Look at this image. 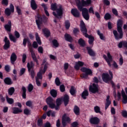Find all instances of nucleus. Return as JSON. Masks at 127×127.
Listing matches in <instances>:
<instances>
[{
    "label": "nucleus",
    "mask_w": 127,
    "mask_h": 127,
    "mask_svg": "<svg viewBox=\"0 0 127 127\" xmlns=\"http://www.w3.org/2000/svg\"><path fill=\"white\" fill-rule=\"evenodd\" d=\"M78 9L80 11H82V14L84 18L86 20H89L90 15L89 14V10L86 8H83L84 6H89L92 4V0H75Z\"/></svg>",
    "instance_id": "f257e3e1"
},
{
    "label": "nucleus",
    "mask_w": 127,
    "mask_h": 127,
    "mask_svg": "<svg viewBox=\"0 0 127 127\" xmlns=\"http://www.w3.org/2000/svg\"><path fill=\"white\" fill-rule=\"evenodd\" d=\"M51 8L52 10H56L53 12V14L57 18H61L62 14H63V8L61 4H57V3H52L51 4Z\"/></svg>",
    "instance_id": "f03ea898"
},
{
    "label": "nucleus",
    "mask_w": 127,
    "mask_h": 127,
    "mask_svg": "<svg viewBox=\"0 0 127 127\" xmlns=\"http://www.w3.org/2000/svg\"><path fill=\"white\" fill-rule=\"evenodd\" d=\"M42 66H44V69H40L39 72L37 74V77H36V82L37 86H40L41 83L39 80H41L42 79V74H44V73L46 72V70H47V66H48V64H47L46 61H43Z\"/></svg>",
    "instance_id": "7ed1b4c3"
},
{
    "label": "nucleus",
    "mask_w": 127,
    "mask_h": 127,
    "mask_svg": "<svg viewBox=\"0 0 127 127\" xmlns=\"http://www.w3.org/2000/svg\"><path fill=\"white\" fill-rule=\"evenodd\" d=\"M123 24L124 22L122 20H119L117 22V29L120 35L118 34V32L116 30L113 31V34L116 39L117 40L119 39H122V38H123V30L122 29V27Z\"/></svg>",
    "instance_id": "20e7f679"
},
{
    "label": "nucleus",
    "mask_w": 127,
    "mask_h": 127,
    "mask_svg": "<svg viewBox=\"0 0 127 127\" xmlns=\"http://www.w3.org/2000/svg\"><path fill=\"white\" fill-rule=\"evenodd\" d=\"M103 58L106 60L109 67H112V63H113L112 66H113L114 68L115 69H119V65L116 62L113 61V57L110 53H107V57L105 55H103Z\"/></svg>",
    "instance_id": "39448f33"
},
{
    "label": "nucleus",
    "mask_w": 127,
    "mask_h": 127,
    "mask_svg": "<svg viewBox=\"0 0 127 127\" xmlns=\"http://www.w3.org/2000/svg\"><path fill=\"white\" fill-rule=\"evenodd\" d=\"M80 28L83 35L87 38H89V44L90 45L93 44V42H94L95 39L94 38V37L89 36V35L87 34V28H86L85 23H84V21H83V20H81L80 22Z\"/></svg>",
    "instance_id": "423d86ee"
},
{
    "label": "nucleus",
    "mask_w": 127,
    "mask_h": 127,
    "mask_svg": "<svg viewBox=\"0 0 127 127\" xmlns=\"http://www.w3.org/2000/svg\"><path fill=\"white\" fill-rule=\"evenodd\" d=\"M81 71L82 72H84L86 73H83L81 75V78H84V79H87L88 78V75H90V76H92V70L89 68H86V67H82L81 69Z\"/></svg>",
    "instance_id": "0eeeda50"
},
{
    "label": "nucleus",
    "mask_w": 127,
    "mask_h": 127,
    "mask_svg": "<svg viewBox=\"0 0 127 127\" xmlns=\"http://www.w3.org/2000/svg\"><path fill=\"white\" fill-rule=\"evenodd\" d=\"M109 74L111 77H110V75L108 73L102 74V79L105 83H109L112 80V78H113V72L111 70H109Z\"/></svg>",
    "instance_id": "6e6552de"
},
{
    "label": "nucleus",
    "mask_w": 127,
    "mask_h": 127,
    "mask_svg": "<svg viewBox=\"0 0 127 127\" xmlns=\"http://www.w3.org/2000/svg\"><path fill=\"white\" fill-rule=\"evenodd\" d=\"M36 22L39 29L41 30V28L43 27V22L42 21V18L39 14H37L36 17Z\"/></svg>",
    "instance_id": "1a4fd4ad"
},
{
    "label": "nucleus",
    "mask_w": 127,
    "mask_h": 127,
    "mask_svg": "<svg viewBox=\"0 0 127 127\" xmlns=\"http://www.w3.org/2000/svg\"><path fill=\"white\" fill-rule=\"evenodd\" d=\"M27 66L28 71L31 75V77H32V79H33L35 76V73H34V71L32 70V68H33L34 64L32 62H31V63H28Z\"/></svg>",
    "instance_id": "9d476101"
},
{
    "label": "nucleus",
    "mask_w": 127,
    "mask_h": 127,
    "mask_svg": "<svg viewBox=\"0 0 127 127\" xmlns=\"http://www.w3.org/2000/svg\"><path fill=\"white\" fill-rule=\"evenodd\" d=\"M29 49L30 52H31V55L32 59L36 62L37 65H39V64L38 63V60H37V59L36 58V56H35V53H34V51H33V49L31 47V44H30V45H29Z\"/></svg>",
    "instance_id": "9b49d317"
},
{
    "label": "nucleus",
    "mask_w": 127,
    "mask_h": 127,
    "mask_svg": "<svg viewBox=\"0 0 127 127\" xmlns=\"http://www.w3.org/2000/svg\"><path fill=\"white\" fill-rule=\"evenodd\" d=\"M46 102L51 109H54L55 108V101L52 98L48 97L47 98Z\"/></svg>",
    "instance_id": "f8f14e48"
},
{
    "label": "nucleus",
    "mask_w": 127,
    "mask_h": 127,
    "mask_svg": "<svg viewBox=\"0 0 127 127\" xmlns=\"http://www.w3.org/2000/svg\"><path fill=\"white\" fill-rule=\"evenodd\" d=\"M11 12H14V6L12 4L10 5V9L9 8H6L5 9V13L7 16H9L11 14Z\"/></svg>",
    "instance_id": "ddd939ff"
},
{
    "label": "nucleus",
    "mask_w": 127,
    "mask_h": 127,
    "mask_svg": "<svg viewBox=\"0 0 127 127\" xmlns=\"http://www.w3.org/2000/svg\"><path fill=\"white\" fill-rule=\"evenodd\" d=\"M89 91L90 92H91V93H93V94H95V93L99 92V86H98V85L93 83L92 85H91L90 86Z\"/></svg>",
    "instance_id": "4468645a"
},
{
    "label": "nucleus",
    "mask_w": 127,
    "mask_h": 127,
    "mask_svg": "<svg viewBox=\"0 0 127 127\" xmlns=\"http://www.w3.org/2000/svg\"><path fill=\"white\" fill-rule=\"evenodd\" d=\"M71 121V119L68 117L66 114H64L62 118V124L64 127H65L67 125V123H69Z\"/></svg>",
    "instance_id": "2eb2a0df"
},
{
    "label": "nucleus",
    "mask_w": 127,
    "mask_h": 127,
    "mask_svg": "<svg viewBox=\"0 0 127 127\" xmlns=\"http://www.w3.org/2000/svg\"><path fill=\"white\" fill-rule=\"evenodd\" d=\"M122 96L123 97L122 103H123V104H127V95L126 94V92H125L124 90L122 91Z\"/></svg>",
    "instance_id": "dca6fc26"
},
{
    "label": "nucleus",
    "mask_w": 127,
    "mask_h": 127,
    "mask_svg": "<svg viewBox=\"0 0 127 127\" xmlns=\"http://www.w3.org/2000/svg\"><path fill=\"white\" fill-rule=\"evenodd\" d=\"M99 122H100V120L97 117L91 118L90 120V123L93 125H98Z\"/></svg>",
    "instance_id": "f3484780"
},
{
    "label": "nucleus",
    "mask_w": 127,
    "mask_h": 127,
    "mask_svg": "<svg viewBox=\"0 0 127 127\" xmlns=\"http://www.w3.org/2000/svg\"><path fill=\"white\" fill-rule=\"evenodd\" d=\"M4 28L6 31L10 32L11 31V21H8V24H6L4 25Z\"/></svg>",
    "instance_id": "a211bd4d"
},
{
    "label": "nucleus",
    "mask_w": 127,
    "mask_h": 127,
    "mask_svg": "<svg viewBox=\"0 0 127 127\" xmlns=\"http://www.w3.org/2000/svg\"><path fill=\"white\" fill-rule=\"evenodd\" d=\"M83 65H84V63H83V62L78 61L75 63L74 68L75 69H76V70H79V69H80V67H82V66H83Z\"/></svg>",
    "instance_id": "6ab92c4d"
},
{
    "label": "nucleus",
    "mask_w": 127,
    "mask_h": 127,
    "mask_svg": "<svg viewBox=\"0 0 127 127\" xmlns=\"http://www.w3.org/2000/svg\"><path fill=\"white\" fill-rule=\"evenodd\" d=\"M4 41L5 42V44L4 45V49L6 50L9 48V40L7 39V37H5L4 38Z\"/></svg>",
    "instance_id": "aec40b11"
},
{
    "label": "nucleus",
    "mask_w": 127,
    "mask_h": 127,
    "mask_svg": "<svg viewBox=\"0 0 127 127\" xmlns=\"http://www.w3.org/2000/svg\"><path fill=\"white\" fill-rule=\"evenodd\" d=\"M42 32L46 37H48L50 36V31L47 28L43 29Z\"/></svg>",
    "instance_id": "412c9836"
},
{
    "label": "nucleus",
    "mask_w": 127,
    "mask_h": 127,
    "mask_svg": "<svg viewBox=\"0 0 127 127\" xmlns=\"http://www.w3.org/2000/svg\"><path fill=\"white\" fill-rule=\"evenodd\" d=\"M72 14L73 15V16H75V17H79V15H80V13H79V11H78V9H72L71 11Z\"/></svg>",
    "instance_id": "4be33fe9"
},
{
    "label": "nucleus",
    "mask_w": 127,
    "mask_h": 127,
    "mask_svg": "<svg viewBox=\"0 0 127 127\" xmlns=\"http://www.w3.org/2000/svg\"><path fill=\"white\" fill-rule=\"evenodd\" d=\"M17 57H16V55L14 53H13L10 57L11 63L13 64L14 62L16 61Z\"/></svg>",
    "instance_id": "5701e85b"
},
{
    "label": "nucleus",
    "mask_w": 127,
    "mask_h": 127,
    "mask_svg": "<svg viewBox=\"0 0 127 127\" xmlns=\"http://www.w3.org/2000/svg\"><path fill=\"white\" fill-rule=\"evenodd\" d=\"M13 114H19V113H22L21 109H19L17 107H14L12 108Z\"/></svg>",
    "instance_id": "b1692460"
},
{
    "label": "nucleus",
    "mask_w": 127,
    "mask_h": 127,
    "mask_svg": "<svg viewBox=\"0 0 127 127\" xmlns=\"http://www.w3.org/2000/svg\"><path fill=\"white\" fill-rule=\"evenodd\" d=\"M111 100H110V96H108L107 97L106 103L105 104V110H107V109L109 108V106H110V105H111Z\"/></svg>",
    "instance_id": "393cba45"
},
{
    "label": "nucleus",
    "mask_w": 127,
    "mask_h": 127,
    "mask_svg": "<svg viewBox=\"0 0 127 127\" xmlns=\"http://www.w3.org/2000/svg\"><path fill=\"white\" fill-rule=\"evenodd\" d=\"M86 49L88 51V54L90 56H95L96 55V53H95V52H94V51H93L92 49H90V47H87Z\"/></svg>",
    "instance_id": "a878e982"
},
{
    "label": "nucleus",
    "mask_w": 127,
    "mask_h": 127,
    "mask_svg": "<svg viewBox=\"0 0 127 127\" xmlns=\"http://www.w3.org/2000/svg\"><path fill=\"white\" fill-rule=\"evenodd\" d=\"M64 38L65 40L67 41H69V42H72L73 41V39L72 38V37L68 34H65L64 35Z\"/></svg>",
    "instance_id": "bb28decb"
},
{
    "label": "nucleus",
    "mask_w": 127,
    "mask_h": 127,
    "mask_svg": "<svg viewBox=\"0 0 127 127\" xmlns=\"http://www.w3.org/2000/svg\"><path fill=\"white\" fill-rule=\"evenodd\" d=\"M42 6H43V7L44 9L45 10V14H46V15L47 16H49L50 14H49V12H48V11H47V9H48V6L44 3L42 4Z\"/></svg>",
    "instance_id": "cd10ccee"
},
{
    "label": "nucleus",
    "mask_w": 127,
    "mask_h": 127,
    "mask_svg": "<svg viewBox=\"0 0 127 127\" xmlns=\"http://www.w3.org/2000/svg\"><path fill=\"white\" fill-rule=\"evenodd\" d=\"M63 100L65 106H67V105H68V103L69 102V96H68L67 94H65L64 96Z\"/></svg>",
    "instance_id": "c85d7f7f"
},
{
    "label": "nucleus",
    "mask_w": 127,
    "mask_h": 127,
    "mask_svg": "<svg viewBox=\"0 0 127 127\" xmlns=\"http://www.w3.org/2000/svg\"><path fill=\"white\" fill-rule=\"evenodd\" d=\"M89 96V92H88V90H84L82 94V98L84 100L87 99V97Z\"/></svg>",
    "instance_id": "c756f323"
},
{
    "label": "nucleus",
    "mask_w": 127,
    "mask_h": 127,
    "mask_svg": "<svg viewBox=\"0 0 127 127\" xmlns=\"http://www.w3.org/2000/svg\"><path fill=\"white\" fill-rule=\"evenodd\" d=\"M31 5L32 9L35 10L37 8V5H36V3L34 0H31Z\"/></svg>",
    "instance_id": "7c9ffc66"
},
{
    "label": "nucleus",
    "mask_w": 127,
    "mask_h": 127,
    "mask_svg": "<svg viewBox=\"0 0 127 127\" xmlns=\"http://www.w3.org/2000/svg\"><path fill=\"white\" fill-rule=\"evenodd\" d=\"M97 34L98 35H99L101 40H106V38L105 37V36L103 33L100 32V30H97Z\"/></svg>",
    "instance_id": "2f4dec72"
},
{
    "label": "nucleus",
    "mask_w": 127,
    "mask_h": 127,
    "mask_svg": "<svg viewBox=\"0 0 127 127\" xmlns=\"http://www.w3.org/2000/svg\"><path fill=\"white\" fill-rule=\"evenodd\" d=\"M62 98H58L57 99L56 104L57 107L55 108L56 110H58V107L61 105V103L62 102Z\"/></svg>",
    "instance_id": "473e14b6"
},
{
    "label": "nucleus",
    "mask_w": 127,
    "mask_h": 127,
    "mask_svg": "<svg viewBox=\"0 0 127 127\" xmlns=\"http://www.w3.org/2000/svg\"><path fill=\"white\" fill-rule=\"evenodd\" d=\"M35 37H36V40L37 43H38V44H39V45H41L42 44L41 40H40V37L38 35V33H35Z\"/></svg>",
    "instance_id": "72a5a7b5"
},
{
    "label": "nucleus",
    "mask_w": 127,
    "mask_h": 127,
    "mask_svg": "<svg viewBox=\"0 0 127 127\" xmlns=\"http://www.w3.org/2000/svg\"><path fill=\"white\" fill-rule=\"evenodd\" d=\"M74 112L76 116H78V115L80 114V109L79 107H78V106L74 107Z\"/></svg>",
    "instance_id": "f704fd0d"
},
{
    "label": "nucleus",
    "mask_w": 127,
    "mask_h": 127,
    "mask_svg": "<svg viewBox=\"0 0 127 127\" xmlns=\"http://www.w3.org/2000/svg\"><path fill=\"white\" fill-rule=\"evenodd\" d=\"M69 92L71 95H72V96H74V95L76 94V89L74 87L71 86L69 90Z\"/></svg>",
    "instance_id": "c9c22d12"
},
{
    "label": "nucleus",
    "mask_w": 127,
    "mask_h": 127,
    "mask_svg": "<svg viewBox=\"0 0 127 127\" xmlns=\"http://www.w3.org/2000/svg\"><path fill=\"white\" fill-rule=\"evenodd\" d=\"M22 90L23 91L22 97L24 99L26 98V88L25 87H23L22 88Z\"/></svg>",
    "instance_id": "e433bc0d"
},
{
    "label": "nucleus",
    "mask_w": 127,
    "mask_h": 127,
    "mask_svg": "<svg viewBox=\"0 0 127 127\" xmlns=\"http://www.w3.org/2000/svg\"><path fill=\"white\" fill-rule=\"evenodd\" d=\"M4 82L5 84H7V85H11L12 83L11 82V80H10V78H6Z\"/></svg>",
    "instance_id": "4c0bfd02"
},
{
    "label": "nucleus",
    "mask_w": 127,
    "mask_h": 127,
    "mask_svg": "<svg viewBox=\"0 0 127 127\" xmlns=\"http://www.w3.org/2000/svg\"><path fill=\"white\" fill-rule=\"evenodd\" d=\"M50 93L52 97H54V98L56 97V96H57V91H56V90H52Z\"/></svg>",
    "instance_id": "58836bf2"
},
{
    "label": "nucleus",
    "mask_w": 127,
    "mask_h": 127,
    "mask_svg": "<svg viewBox=\"0 0 127 127\" xmlns=\"http://www.w3.org/2000/svg\"><path fill=\"white\" fill-rule=\"evenodd\" d=\"M94 111L97 114H98L99 113H101V108H100V107L96 106L94 107Z\"/></svg>",
    "instance_id": "ea45409f"
},
{
    "label": "nucleus",
    "mask_w": 127,
    "mask_h": 127,
    "mask_svg": "<svg viewBox=\"0 0 127 127\" xmlns=\"http://www.w3.org/2000/svg\"><path fill=\"white\" fill-rule=\"evenodd\" d=\"M6 99L8 104H10V105H12V104H13V100L12 99V98H8V97H6Z\"/></svg>",
    "instance_id": "a19ab883"
},
{
    "label": "nucleus",
    "mask_w": 127,
    "mask_h": 127,
    "mask_svg": "<svg viewBox=\"0 0 127 127\" xmlns=\"http://www.w3.org/2000/svg\"><path fill=\"white\" fill-rule=\"evenodd\" d=\"M14 93V88L11 87L8 89V94L10 96L12 95V94Z\"/></svg>",
    "instance_id": "79ce46f5"
},
{
    "label": "nucleus",
    "mask_w": 127,
    "mask_h": 127,
    "mask_svg": "<svg viewBox=\"0 0 127 127\" xmlns=\"http://www.w3.org/2000/svg\"><path fill=\"white\" fill-rule=\"evenodd\" d=\"M9 37L11 41H13V42H16V38H15L14 36H12V35H9Z\"/></svg>",
    "instance_id": "37998d69"
},
{
    "label": "nucleus",
    "mask_w": 127,
    "mask_h": 127,
    "mask_svg": "<svg viewBox=\"0 0 127 127\" xmlns=\"http://www.w3.org/2000/svg\"><path fill=\"white\" fill-rule=\"evenodd\" d=\"M52 43L55 47H58L59 46V44L58 43V42L56 40H54L52 41Z\"/></svg>",
    "instance_id": "c03bdc74"
},
{
    "label": "nucleus",
    "mask_w": 127,
    "mask_h": 127,
    "mask_svg": "<svg viewBox=\"0 0 127 127\" xmlns=\"http://www.w3.org/2000/svg\"><path fill=\"white\" fill-rule=\"evenodd\" d=\"M78 44H80L81 46H84L85 45V41L80 38L78 40Z\"/></svg>",
    "instance_id": "a18cd8bd"
},
{
    "label": "nucleus",
    "mask_w": 127,
    "mask_h": 127,
    "mask_svg": "<svg viewBox=\"0 0 127 127\" xmlns=\"http://www.w3.org/2000/svg\"><path fill=\"white\" fill-rule=\"evenodd\" d=\"M32 90H33V85L31 84H29L28 86V91L29 92L32 91Z\"/></svg>",
    "instance_id": "49530a36"
},
{
    "label": "nucleus",
    "mask_w": 127,
    "mask_h": 127,
    "mask_svg": "<svg viewBox=\"0 0 127 127\" xmlns=\"http://www.w3.org/2000/svg\"><path fill=\"white\" fill-rule=\"evenodd\" d=\"M16 11L18 15H21V9H20V7L17 6H16Z\"/></svg>",
    "instance_id": "de8ad7c7"
},
{
    "label": "nucleus",
    "mask_w": 127,
    "mask_h": 127,
    "mask_svg": "<svg viewBox=\"0 0 127 127\" xmlns=\"http://www.w3.org/2000/svg\"><path fill=\"white\" fill-rule=\"evenodd\" d=\"M42 118H40L38 120V126H39V127H42Z\"/></svg>",
    "instance_id": "09e8293b"
},
{
    "label": "nucleus",
    "mask_w": 127,
    "mask_h": 127,
    "mask_svg": "<svg viewBox=\"0 0 127 127\" xmlns=\"http://www.w3.org/2000/svg\"><path fill=\"white\" fill-rule=\"evenodd\" d=\"M65 26L66 29H69L70 27V22L68 21H65Z\"/></svg>",
    "instance_id": "8fccbe9b"
},
{
    "label": "nucleus",
    "mask_w": 127,
    "mask_h": 127,
    "mask_svg": "<svg viewBox=\"0 0 127 127\" xmlns=\"http://www.w3.org/2000/svg\"><path fill=\"white\" fill-rule=\"evenodd\" d=\"M25 72V68H22L20 70V76H22Z\"/></svg>",
    "instance_id": "3c124183"
},
{
    "label": "nucleus",
    "mask_w": 127,
    "mask_h": 127,
    "mask_svg": "<svg viewBox=\"0 0 127 127\" xmlns=\"http://www.w3.org/2000/svg\"><path fill=\"white\" fill-rule=\"evenodd\" d=\"M55 83L57 86H60V80H59V78L58 77H57L55 79Z\"/></svg>",
    "instance_id": "603ef678"
},
{
    "label": "nucleus",
    "mask_w": 127,
    "mask_h": 127,
    "mask_svg": "<svg viewBox=\"0 0 127 127\" xmlns=\"http://www.w3.org/2000/svg\"><path fill=\"white\" fill-rule=\"evenodd\" d=\"M24 114L25 115H30V110L25 109L24 110Z\"/></svg>",
    "instance_id": "864d4df0"
},
{
    "label": "nucleus",
    "mask_w": 127,
    "mask_h": 127,
    "mask_svg": "<svg viewBox=\"0 0 127 127\" xmlns=\"http://www.w3.org/2000/svg\"><path fill=\"white\" fill-rule=\"evenodd\" d=\"M105 19H106V20H108V19H110L111 18V14L109 13H106L105 15Z\"/></svg>",
    "instance_id": "5fc2aeb1"
},
{
    "label": "nucleus",
    "mask_w": 127,
    "mask_h": 127,
    "mask_svg": "<svg viewBox=\"0 0 127 127\" xmlns=\"http://www.w3.org/2000/svg\"><path fill=\"white\" fill-rule=\"evenodd\" d=\"M26 55L24 54H23V56H22V62L23 63H25V61H26Z\"/></svg>",
    "instance_id": "6e6d98bb"
},
{
    "label": "nucleus",
    "mask_w": 127,
    "mask_h": 127,
    "mask_svg": "<svg viewBox=\"0 0 127 127\" xmlns=\"http://www.w3.org/2000/svg\"><path fill=\"white\" fill-rule=\"evenodd\" d=\"M124 64V59H123V57H121L119 60V64L120 66H122Z\"/></svg>",
    "instance_id": "4d7b16f0"
},
{
    "label": "nucleus",
    "mask_w": 127,
    "mask_h": 127,
    "mask_svg": "<svg viewBox=\"0 0 127 127\" xmlns=\"http://www.w3.org/2000/svg\"><path fill=\"white\" fill-rule=\"evenodd\" d=\"M79 125V124L78 123V122H73L72 125H71V127H78V125Z\"/></svg>",
    "instance_id": "13d9d810"
},
{
    "label": "nucleus",
    "mask_w": 127,
    "mask_h": 127,
    "mask_svg": "<svg viewBox=\"0 0 127 127\" xmlns=\"http://www.w3.org/2000/svg\"><path fill=\"white\" fill-rule=\"evenodd\" d=\"M26 105L27 107H31V106H32V102L30 101H27L26 103Z\"/></svg>",
    "instance_id": "bf43d9fd"
},
{
    "label": "nucleus",
    "mask_w": 127,
    "mask_h": 127,
    "mask_svg": "<svg viewBox=\"0 0 127 127\" xmlns=\"http://www.w3.org/2000/svg\"><path fill=\"white\" fill-rule=\"evenodd\" d=\"M60 88L61 92H64V91H65V86H64V85H61Z\"/></svg>",
    "instance_id": "052dcab7"
},
{
    "label": "nucleus",
    "mask_w": 127,
    "mask_h": 127,
    "mask_svg": "<svg viewBox=\"0 0 127 127\" xmlns=\"http://www.w3.org/2000/svg\"><path fill=\"white\" fill-rule=\"evenodd\" d=\"M2 3L4 5H7L8 4V1L7 0H2Z\"/></svg>",
    "instance_id": "680f3d73"
},
{
    "label": "nucleus",
    "mask_w": 127,
    "mask_h": 127,
    "mask_svg": "<svg viewBox=\"0 0 127 127\" xmlns=\"http://www.w3.org/2000/svg\"><path fill=\"white\" fill-rule=\"evenodd\" d=\"M122 116L124 118H127V112L126 111H124L122 112Z\"/></svg>",
    "instance_id": "e2e57ef3"
},
{
    "label": "nucleus",
    "mask_w": 127,
    "mask_h": 127,
    "mask_svg": "<svg viewBox=\"0 0 127 127\" xmlns=\"http://www.w3.org/2000/svg\"><path fill=\"white\" fill-rule=\"evenodd\" d=\"M38 50L39 53H43V48L42 47H39Z\"/></svg>",
    "instance_id": "0e129e2a"
},
{
    "label": "nucleus",
    "mask_w": 127,
    "mask_h": 127,
    "mask_svg": "<svg viewBox=\"0 0 127 127\" xmlns=\"http://www.w3.org/2000/svg\"><path fill=\"white\" fill-rule=\"evenodd\" d=\"M103 2L106 5H110V1L109 0H103Z\"/></svg>",
    "instance_id": "69168bd1"
},
{
    "label": "nucleus",
    "mask_w": 127,
    "mask_h": 127,
    "mask_svg": "<svg viewBox=\"0 0 127 127\" xmlns=\"http://www.w3.org/2000/svg\"><path fill=\"white\" fill-rule=\"evenodd\" d=\"M33 47L34 48H37L38 47V45L36 42H34L33 43Z\"/></svg>",
    "instance_id": "338daca9"
},
{
    "label": "nucleus",
    "mask_w": 127,
    "mask_h": 127,
    "mask_svg": "<svg viewBox=\"0 0 127 127\" xmlns=\"http://www.w3.org/2000/svg\"><path fill=\"white\" fill-rule=\"evenodd\" d=\"M44 127H51V124L49 122H47L45 124Z\"/></svg>",
    "instance_id": "774afa93"
}]
</instances>
